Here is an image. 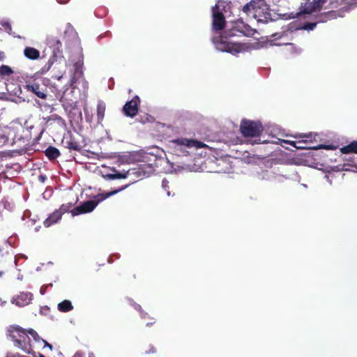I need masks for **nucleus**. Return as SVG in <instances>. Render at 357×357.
Segmentation results:
<instances>
[{
	"instance_id": "f8f14e48",
	"label": "nucleus",
	"mask_w": 357,
	"mask_h": 357,
	"mask_svg": "<svg viewBox=\"0 0 357 357\" xmlns=\"http://www.w3.org/2000/svg\"><path fill=\"white\" fill-rule=\"evenodd\" d=\"M339 16V12L337 10H330L328 12H324L316 16V22H317V24L324 23L329 20L336 19Z\"/></svg>"
},
{
	"instance_id": "4468645a",
	"label": "nucleus",
	"mask_w": 357,
	"mask_h": 357,
	"mask_svg": "<svg viewBox=\"0 0 357 357\" xmlns=\"http://www.w3.org/2000/svg\"><path fill=\"white\" fill-rule=\"evenodd\" d=\"M256 3H262V0H252L246 3L242 9V11L247 15L254 17V10L256 8Z\"/></svg>"
},
{
	"instance_id": "423d86ee",
	"label": "nucleus",
	"mask_w": 357,
	"mask_h": 357,
	"mask_svg": "<svg viewBox=\"0 0 357 357\" xmlns=\"http://www.w3.org/2000/svg\"><path fill=\"white\" fill-rule=\"evenodd\" d=\"M220 1H218L214 7H213V20L212 26L215 31H221L225 26V17L223 13L220 10Z\"/></svg>"
},
{
	"instance_id": "c9c22d12",
	"label": "nucleus",
	"mask_w": 357,
	"mask_h": 357,
	"mask_svg": "<svg viewBox=\"0 0 357 357\" xmlns=\"http://www.w3.org/2000/svg\"><path fill=\"white\" fill-rule=\"evenodd\" d=\"M51 119H55V120L56 119V120H58L59 121H63V120L62 119V118H61V117L59 116H58V115H56V114L52 115V116H51Z\"/></svg>"
},
{
	"instance_id": "a878e982",
	"label": "nucleus",
	"mask_w": 357,
	"mask_h": 357,
	"mask_svg": "<svg viewBox=\"0 0 357 357\" xmlns=\"http://www.w3.org/2000/svg\"><path fill=\"white\" fill-rule=\"evenodd\" d=\"M27 332L37 342H42V340H43L41 337L39 336L38 333L32 328L27 329Z\"/></svg>"
},
{
	"instance_id": "4c0bfd02",
	"label": "nucleus",
	"mask_w": 357,
	"mask_h": 357,
	"mask_svg": "<svg viewBox=\"0 0 357 357\" xmlns=\"http://www.w3.org/2000/svg\"><path fill=\"white\" fill-rule=\"evenodd\" d=\"M168 181H167L166 179H163L162 182V185L164 188H168Z\"/></svg>"
},
{
	"instance_id": "473e14b6",
	"label": "nucleus",
	"mask_w": 357,
	"mask_h": 357,
	"mask_svg": "<svg viewBox=\"0 0 357 357\" xmlns=\"http://www.w3.org/2000/svg\"><path fill=\"white\" fill-rule=\"evenodd\" d=\"M139 313H140V316L142 319H151L153 320L154 319V318L150 317L149 314L147 312H144L142 310H141V312Z\"/></svg>"
},
{
	"instance_id": "1a4fd4ad",
	"label": "nucleus",
	"mask_w": 357,
	"mask_h": 357,
	"mask_svg": "<svg viewBox=\"0 0 357 357\" xmlns=\"http://www.w3.org/2000/svg\"><path fill=\"white\" fill-rule=\"evenodd\" d=\"M33 295L30 292H20V294L14 296L11 303L19 307H24L29 305L33 300Z\"/></svg>"
},
{
	"instance_id": "9b49d317",
	"label": "nucleus",
	"mask_w": 357,
	"mask_h": 357,
	"mask_svg": "<svg viewBox=\"0 0 357 357\" xmlns=\"http://www.w3.org/2000/svg\"><path fill=\"white\" fill-rule=\"evenodd\" d=\"M326 1L327 0H312V1L307 2L304 8V13L310 14L319 10L326 3Z\"/></svg>"
},
{
	"instance_id": "412c9836",
	"label": "nucleus",
	"mask_w": 357,
	"mask_h": 357,
	"mask_svg": "<svg viewBox=\"0 0 357 357\" xmlns=\"http://www.w3.org/2000/svg\"><path fill=\"white\" fill-rule=\"evenodd\" d=\"M105 109H106L105 103L102 100L98 101V105H97V117H98V122H100L103 120L104 116H105Z\"/></svg>"
},
{
	"instance_id": "5701e85b",
	"label": "nucleus",
	"mask_w": 357,
	"mask_h": 357,
	"mask_svg": "<svg viewBox=\"0 0 357 357\" xmlns=\"http://www.w3.org/2000/svg\"><path fill=\"white\" fill-rule=\"evenodd\" d=\"M13 73V69L8 66L2 65L0 66V77L1 78L6 76H10Z\"/></svg>"
},
{
	"instance_id": "cd10ccee",
	"label": "nucleus",
	"mask_w": 357,
	"mask_h": 357,
	"mask_svg": "<svg viewBox=\"0 0 357 357\" xmlns=\"http://www.w3.org/2000/svg\"><path fill=\"white\" fill-rule=\"evenodd\" d=\"M74 67L75 72L73 79H75V77H81L82 75V71L81 70L82 63H80L79 62H77L75 63Z\"/></svg>"
},
{
	"instance_id": "a211bd4d",
	"label": "nucleus",
	"mask_w": 357,
	"mask_h": 357,
	"mask_svg": "<svg viewBox=\"0 0 357 357\" xmlns=\"http://www.w3.org/2000/svg\"><path fill=\"white\" fill-rule=\"evenodd\" d=\"M65 143H66V148H68L70 150H74V151H79L82 150V145L80 144L79 142L76 141L75 139L73 136H70L69 139H67L65 142Z\"/></svg>"
},
{
	"instance_id": "79ce46f5",
	"label": "nucleus",
	"mask_w": 357,
	"mask_h": 357,
	"mask_svg": "<svg viewBox=\"0 0 357 357\" xmlns=\"http://www.w3.org/2000/svg\"><path fill=\"white\" fill-rule=\"evenodd\" d=\"M45 178H45V176L40 175V176H39V180H40V181H41L42 182H44V181H45Z\"/></svg>"
},
{
	"instance_id": "09e8293b",
	"label": "nucleus",
	"mask_w": 357,
	"mask_h": 357,
	"mask_svg": "<svg viewBox=\"0 0 357 357\" xmlns=\"http://www.w3.org/2000/svg\"><path fill=\"white\" fill-rule=\"evenodd\" d=\"M284 45H291V43H284Z\"/></svg>"
},
{
	"instance_id": "6e6552de",
	"label": "nucleus",
	"mask_w": 357,
	"mask_h": 357,
	"mask_svg": "<svg viewBox=\"0 0 357 357\" xmlns=\"http://www.w3.org/2000/svg\"><path fill=\"white\" fill-rule=\"evenodd\" d=\"M140 102L139 96H135L131 100L128 101L123 107V111L126 116L133 118L138 113V105Z\"/></svg>"
},
{
	"instance_id": "9d476101",
	"label": "nucleus",
	"mask_w": 357,
	"mask_h": 357,
	"mask_svg": "<svg viewBox=\"0 0 357 357\" xmlns=\"http://www.w3.org/2000/svg\"><path fill=\"white\" fill-rule=\"evenodd\" d=\"M284 142L285 143H288V144H291V146H293L295 148L298 149H314V150H317V149H333V147L332 146H330V145H323V144H321V145H319V146H306V144H307V142L306 141H303V142H294V141L285 140Z\"/></svg>"
},
{
	"instance_id": "f257e3e1",
	"label": "nucleus",
	"mask_w": 357,
	"mask_h": 357,
	"mask_svg": "<svg viewBox=\"0 0 357 357\" xmlns=\"http://www.w3.org/2000/svg\"><path fill=\"white\" fill-rule=\"evenodd\" d=\"M9 332V336L15 347L22 349L26 354H32L34 353L27 329H24L19 326H11Z\"/></svg>"
},
{
	"instance_id": "49530a36",
	"label": "nucleus",
	"mask_w": 357,
	"mask_h": 357,
	"mask_svg": "<svg viewBox=\"0 0 357 357\" xmlns=\"http://www.w3.org/2000/svg\"><path fill=\"white\" fill-rule=\"evenodd\" d=\"M38 357H45L43 354L39 353L38 354Z\"/></svg>"
},
{
	"instance_id": "393cba45",
	"label": "nucleus",
	"mask_w": 357,
	"mask_h": 357,
	"mask_svg": "<svg viewBox=\"0 0 357 357\" xmlns=\"http://www.w3.org/2000/svg\"><path fill=\"white\" fill-rule=\"evenodd\" d=\"M8 140L6 131L0 126V146L5 144Z\"/></svg>"
},
{
	"instance_id": "ddd939ff",
	"label": "nucleus",
	"mask_w": 357,
	"mask_h": 357,
	"mask_svg": "<svg viewBox=\"0 0 357 357\" xmlns=\"http://www.w3.org/2000/svg\"><path fill=\"white\" fill-rule=\"evenodd\" d=\"M61 212L59 210H55L45 220L43 225L45 227H49L58 222L61 219Z\"/></svg>"
},
{
	"instance_id": "b1692460",
	"label": "nucleus",
	"mask_w": 357,
	"mask_h": 357,
	"mask_svg": "<svg viewBox=\"0 0 357 357\" xmlns=\"http://www.w3.org/2000/svg\"><path fill=\"white\" fill-rule=\"evenodd\" d=\"M128 174V172L125 173H121V172H116L114 174H108L105 176V178H107L109 179H121V178H126Z\"/></svg>"
},
{
	"instance_id": "39448f33",
	"label": "nucleus",
	"mask_w": 357,
	"mask_h": 357,
	"mask_svg": "<svg viewBox=\"0 0 357 357\" xmlns=\"http://www.w3.org/2000/svg\"><path fill=\"white\" fill-rule=\"evenodd\" d=\"M259 22H267L271 20V14L270 10L265 3L264 0H262V3H256V8L254 10V17Z\"/></svg>"
},
{
	"instance_id": "58836bf2",
	"label": "nucleus",
	"mask_w": 357,
	"mask_h": 357,
	"mask_svg": "<svg viewBox=\"0 0 357 357\" xmlns=\"http://www.w3.org/2000/svg\"><path fill=\"white\" fill-rule=\"evenodd\" d=\"M250 143L251 144H261V141H260V139H258V140H257V139H255V140H250Z\"/></svg>"
},
{
	"instance_id": "c756f323",
	"label": "nucleus",
	"mask_w": 357,
	"mask_h": 357,
	"mask_svg": "<svg viewBox=\"0 0 357 357\" xmlns=\"http://www.w3.org/2000/svg\"><path fill=\"white\" fill-rule=\"evenodd\" d=\"M128 301H129V303L136 310H137L138 312H141V310H142V307L140 306V305L136 303L135 302H134V301L131 298H129L128 299Z\"/></svg>"
},
{
	"instance_id": "c03bdc74",
	"label": "nucleus",
	"mask_w": 357,
	"mask_h": 357,
	"mask_svg": "<svg viewBox=\"0 0 357 357\" xmlns=\"http://www.w3.org/2000/svg\"><path fill=\"white\" fill-rule=\"evenodd\" d=\"M3 274H4V272L2 271H0V277H2Z\"/></svg>"
},
{
	"instance_id": "c85d7f7f",
	"label": "nucleus",
	"mask_w": 357,
	"mask_h": 357,
	"mask_svg": "<svg viewBox=\"0 0 357 357\" xmlns=\"http://www.w3.org/2000/svg\"><path fill=\"white\" fill-rule=\"evenodd\" d=\"M72 207H73L72 204H62L58 210L61 212V215H62L65 213L70 211V210Z\"/></svg>"
},
{
	"instance_id": "7c9ffc66",
	"label": "nucleus",
	"mask_w": 357,
	"mask_h": 357,
	"mask_svg": "<svg viewBox=\"0 0 357 357\" xmlns=\"http://www.w3.org/2000/svg\"><path fill=\"white\" fill-rule=\"evenodd\" d=\"M52 63H53V61L51 59H50L48 61L47 63L42 68V73L48 71L50 70V68H51Z\"/></svg>"
},
{
	"instance_id": "de8ad7c7",
	"label": "nucleus",
	"mask_w": 357,
	"mask_h": 357,
	"mask_svg": "<svg viewBox=\"0 0 357 357\" xmlns=\"http://www.w3.org/2000/svg\"><path fill=\"white\" fill-rule=\"evenodd\" d=\"M43 308L46 309V310H49V308L47 307H41V310H43ZM42 312V310H40Z\"/></svg>"
},
{
	"instance_id": "7ed1b4c3",
	"label": "nucleus",
	"mask_w": 357,
	"mask_h": 357,
	"mask_svg": "<svg viewBox=\"0 0 357 357\" xmlns=\"http://www.w3.org/2000/svg\"><path fill=\"white\" fill-rule=\"evenodd\" d=\"M240 130L245 137H256L262 133L264 127L260 121L243 119L240 124Z\"/></svg>"
},
{
	"instance_id": "20e7f679",
	"label": "nucleus",
	"mask_w": 357,
	"mask_h": 357,
	"mask_svg": "<svg viewBox=\"0 0 357 357\" xmlns=\"http://www.w3.org/2000/svg\"><path fill=\"white\" fill-rule=\"evenodd\" d=\"M25 89L35 94L41 99H46L47 96V86L44 84L43 80H30L26 82Z\"/></svg>"
},
{
	"instance_id": "f704fd0d",
	"label": "nucleus",
	"mask_w": 357,
	"mask_h": 357,
	"mask_svg": "<svg viewBox=\"0 0 357 357\" xmlns=\"http://www.w3.org/2000/svg\"><path fill=\"white\" fill-rule=\"evenodd\" d=\"M42 342L44 343V347H47L50 348V350H52V345L50 344V343H48L46 340H43Z\"/></svg>"
},
{
	"instance_id": "6ab92c4d",
	"label": "nucleus",
	"mask_w": 357,
	"mask_h": 357,
	"mask_svg": "<svg viewBox=\"0 0 357 357\" xmlns=\"http://www.w3.org/2000/svg\"><path fill=\"white\" fill-rule=\"evenodd\" d=\"M45 154L49 160H53L60 155V151L57 148L53 146H50L45 151Z\"/></svg>"
},
{
	"instance_id": "2eb2a0df",
	"label": "nucleus",
	"mask_w": 357,
	"mask_h": 357,
	"mask_svg": "<svg viewBox=\"0 0 357 357\" xmlns=\"http://www.w3.org/2000/svg\"><path fill=\"white\" fill-rule=\"evenodd\" d=\"M172 144L175 145L176 147H178L181 149L182 147H192L196 145L197 143V141L192 139H187L185 138H180L175 140H173Z\"/></svg>"
},
{
	"instance_id": "0eeeda50",
	"label": "nucleus",
	"mask_w": 357,
	"mask_h": 357,
	"mask_svg": "<svg viewBox=\"0 0 357 357\" xmlns=\"http://www.w3.org/2000/svg\"><path fill=\"white\" fill-rule=\"evenodd\" d=\"M215 43L216 48L222 52H227L229 53H238L242 50V45L239 43H232L228 41L224 40L223 38L221 37L219 41L214 42Z\"/></svg>"
},
{
	"instance_id": "2f4dec72",
	"label": "nucleus",
	"mask_w": 357,
	"mask_h": 357,
	"mask_svg": "<svg viewBox=\"0 0 357 357\" xmlns=\"http://www.w3.org/2000/svg\"><path fill=\"white\" fill-rule=\"evenodd\" d=\"M157 349L153 345H149V348L148 350L145 351L146 354H151L156 353Z\"/></svg>"
},
{
	"instance_id": "e433bc0d",
	"label": "nucleus",
	"mask_w": 357,
	"mask_h": 357,
	"mask_svg": "<svg viewBox=\"0 0 357 357\" xmlns=\"http://www.w3.org/2000/svg\"><path fill=\"white\" fill-rule=\"evenodd\" d=\"M73 357H85L84 354L81 351L76 352Z\"/></svg>"
},
{
	"instance_id": "f03ea898",
	"label": "nucleus",
	"mask_w": 357,
	"mask_h": 357,
	"mask_svg": "<svg viewBox=\"0 0 357 357\" xmlns=\"http://www.w3.org/2000/svg\"><path fill=\"white\" fill-rule=\"evenodd\" d=\"M127 187V185H126L123 187H121L117 190L111 191L109 192H106L104 194L98 195V200H89L86 202H83L81 205L74 208L70 211L72 215L73 216L77 215L82 213H90L94 210V208L96 207L99 202L108 198L109 197L114 195L116 194L117 192L121 191L122 190L125 189Z\"/></svg>"
},
{
	"instance_id": "bb28decb",
	"label": "nucleus",
	"mask_w": 357,
	"mask_h": 357,
	"mask_svg": "<svg viewBox=\"0 0 357 357\" xmlns=\"http://www.w3.org/2000/svg\"><path fill=\"white\" fill-rule=\"evenodd\" d=\"M317 22H305L302 26L301 27V29L307 30V31H312L314 29V28L317 26Z\"/></svg>"
},
{
	"instance_id": "dca6fc26",
	"label": "nucleus",
	"mask_w": 357,
	"mask_h": 357,
	"mask_svg": "<svg viewBox=\"0 0 357 357\" xmlns=\"http://www.w3.org/2000/svg\"><path fill=\"white\" fill-rule=\"evenodd\" d=\"M24 56L31 60H36L40 57V52L31 47H26L24 50Z\"/></svg>"
},
{
	"instance_id": "4be33fe9",
	"label": "nucleus",
	"mask_w": 357,
	"mask_h": 357,
	"mask_svg": "<svg viewBox=\"0 0 357 357\" xmlns=\"http://www.w3.org/2000/svg\"><path fill=\"white\" fill-rule=\"evenodd\" d=\"M57 307L62 312H68L73 309V305L69 300H64L59 303Z\"/></svg>"
},
{
	"instance_id": "72a5a7b5",
	"label": "nucleus",
	"mask_w": 357,
	"mask_h": 357,
	"mask_svg": "<svg viewBox=\"0 0 357 357\" xmlns=\"http://www.w3.org/2000/svg\"><path fill=\"white\" fill-rule=\"evenodd\" d=\"M283 36H284V33H277L273 34L272 37L274 38V40H278V39L282 38V37Z\"/></svg>"
},
{
	"instance_id": "aec40b11",
	"label": "nucleus",
	"mask_w": 357,
	"mask_h": 357,
	"mask_svg": "<svg viewBox=\"0 0 357 357\" xmlns=\"http://www.w3.org/2000/svg\"><path fill=\"white\" fill-rule=\"evenodd\" d=\"M340 151L344 154H357V141H353L349 144L342 147L340 149Z\"/></svg>"
},
{
	"instance_id": "ea45409f",
	"label": "nucleus",
	"mask_w": 357,
	"mask_h": 357,
	"mask_svg": "<svg viewBox=\"0 0 357 357\" xmlns=\"http://www.w3.org/2000/svg\"><path fill=\"white\" fill-rule=\"evenodd\" d=\"M5 58V54L3 52L0 51V61H3Z\"/></svg>"
},
{
	"instance_id": "37998d69",
	"label": "nucleus",
	"mask_w": 357,
	"mask_h": 357,
	"mask_svg": "<svg viewBox=\"0 0 357 357\" xmlns=\"http://www.w3.org/2000/svg\"><path fill=\"white\" fill-rule=\"evenodd\" d=\"M88 357H95V354L93 352H90L89 354V356Z\"/></svg>"
},
{
	"instance_id": "f3484780",
	"label": "nucleus",
	"mask_w": 357,
	"mask_h": 357,
	"mask_svg": "<svg viewBox=\"0 0 357 357\" xmlns=\"http://www.w3.org/2000/svg\"><path fill=\"white\" fill-rule=\"evenodd\" d=\"M48 44L53 48L54 54H60L62 52V45L59 40L56 38H50L48 39Z\"/></svg>"
},
{
	"instance_id": "a18cd8bd",
	"label": "nucleus",
	"mask_w": 357,
	"mask_h": 357,
	"mask_svg": "<svg viewBox=\"0 0 357 357\" xmlns=\"http://www.w3.org/2000/svg\"><path fill=\"white\" fill-rule=\"evenodd\" d=\"M38 357H45L43 354L39 353L38 354Z\"/></svg>"
},
{
	"instance_id": "a19ab883",
	"label": "nucleus",
	"mask_w": 357,
	"mask_h": 357,
	"mask_svg": "<svg viewBox=\"0 0 357 357\" xmlns=\"http://www.w3.org/2000/svg\"><path fill=\"white\" fill-rule=\"evenodd\" d=\"M154 323H155V321H151V322H147V323L146 324V326L147 327H151V326H153V324Z\"/></svg>"
}]
</instances>
